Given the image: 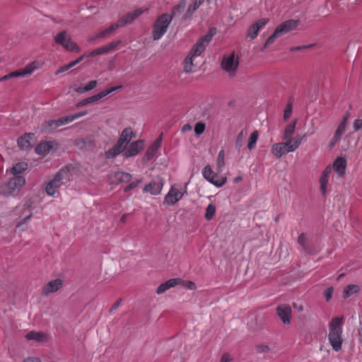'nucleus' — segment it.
<instances>
[{
  "mask_svg": "<svg viewBox=\"0 0 362 362\" xmlns=\"http://www.w3.org/2000/svg\"><path fill=\"white\" fill-rule=\"evenodd\" d=\"M146 9V8H137L132 12L128 13L126 16L120 18V21L124 26L125 25L132 23L136 18H138L141 13H143Z\"/></svg>",
  "mask_w": 362,
  "mask_h": 362,
  "instance_id": "nucleus-18",
  "label": "nucleus"
},
{
  "mask_svg": "<svg viewBox=\"0 0 362 362\" xmlns=\"http://www.w3.org/2000/svg\"><path fill=\"white\" fill-rule=\"evenodd\" d=\"M121 86H117V87H112L110 89H107V90H105L100 93H99L100 95H101V98H103V97L107 95L108 94L112 93L113 91L120 88Z\"/></svg>",
  "mask_w": 362,
  "mask_h": 362,
  "instance_id": "nucleus-47",
  "label": "nucleus"
},
{
  "mask_svg": "<svg viewBox=\"0 0 362 362\" xmlns=\"http://www.w3.org/2000/svg\"><path fill=\"white\" fill-rule=\"evenodd\" d=\"M192 127L189 124H185L182 128V132H187V131H189L191 130Z\"/></svg>",
  "mask_w": 362,
  "mask_h": 362,
  "instance_id": "nucleus-64",
  "label": "nucleus"
},
{
  "mask_svg": "<svg viewBox=\"0 0 362 362\" xmlns=\"http://www.w3.org/2000/svg\"><path fill=\"white\" fill-rule=\"evenodd\" d=\"M119 43H120V41L112 42L105 46L98 47V48L93 50L87 55V57H94L96 55H101V54L108 53V52L112 51L113 49H115Z\"/></svg>",
  "mask_w": 362,
  "mask_h": 362,
  "instance_id": "nucleus-16",
  "label": "nucleus"
},
{
  "mask_svg": "<svg viewBox=\"0 0 362 362\" xmlns=\"http://www.w3.org/2000/svg\"><path fill=\"white\" fill-rule=\"evenodd\" d=\"M358 337L359 343L362 344V327L358 330Z\"/></svg>",
  "mask_w": 362,
  "mask_h": 362,
  "instance_id": "nucleus-63",
  "label": "nucleus"
},
{
  "mask_svg": "<svg viewBox=\"0 0 362 362\" xmlns=\"http://www.w3.org/2000/svg\"><path fill=\"white\" fill-rule=\"evenodd\" d=\"M269 21V18H262L251 25L247 31V36L250 39H255L259 33V30L262 28Z\"/></svg>",
  "mask_w": 362,
  "mask_h": 362,
  "instance_id": "nucleus-12",
  "label": "nucleus"
},
{
  "mask_svg": "<svg viewBox=\"0 0 362 362\" xmlns=\"http://www.w3.org/2000/svg\"><path fill=\"white\" fill-rule=\"evenodd\" d=\"M305 136V135L303 137L296 138L295 141H285L284 142L274 144L272 146L271 152L277 158H280L284 155L296 150Z\"/></svg>",
  "mask_w": 362,
  "mask_h": 362,
  "instance_id": "nucleus-3",
  "label": "nucleus"
},
{
  "mask_svg": "<svg viewBox=\"0 0 362 362\" xmlns=\"http://www.w3.org/2000/svg\"><path fill=\"white\" fill-rule=\"evenodd\" d=\"M54 144L55 142L51 141L41 142L35 147V151L38 155H47L53 148Z\"/></svg>",
  "mask_w": 362,
  "mask_h": 362,
  "instance_id": "nucleus-20",
  "label": "nucleus"
},
{
  "mask_svg": "<svg viewBox=\"0 0 362 362\" xmlns=\"http://www.w3.org/2000/svg\"><path fill=\"white\" fill-rule=\"evenodd\" d=\"M203 177L217 187H222L227 181L226 177H219L215 173L209 165L205 166L202 170Z\"/></svg>",
  "mask_w": 362,
  "mask_h": 362,
  "instance_id": "nucleus-9",
  "label": "nucleus"
},
{
  "mask_svg": "<svg viewBox=\"0 0 362 362\" xmlns=\"http://www.w3.org/2000/svg\"><path fill=\"white\" fill-rule=\"evenodd\" d=\"M132 178L130 173H124L122 171H117L111 174L110 179L112 182L120 183V182H128Z\"/></svg>",
  "mask_w": 362,
  "mask_h": 362,
  "instance_id": "nucleus-19",
  "label": "nucleus"
},
{
  "mask_svg": "<svg viewBox=\"0 0 362 362\" xmlns=\"http://www.w3.org/2000/svg\"><path fill=\"white\" fill-rule=\"evenodd\" d=\"M71 175L68 168L61 169L54 177L47 183L46 192L49 195H54L57 189L62 185H65L70 180Z\"/></svg>",
  "mask_w": 362,
  "mask_h": 362,
  "instance_id": "nucleus-4",
  "label": "nucleus"
},
{
  "mask_svg": "<svg viewBox=\"0 0 362 362\" xmlns=\"http://www.w3.org/2000/svg\"><path fill=\"white\" fill-rule=\"evenodd\" d=\"M124 152V147L118 142L105 153V157L107 159L114 158L122 152Z\"/></svg>",
  "mask_w": 362,
  "mask_h": 362,
  "instance_id": "nucleus-28",
  "label": "nucleus"
},
{
  "mask_svg": "<svg viewBox=\"0 0 362 362\" xmlns=\"http://www.w3.org/2000/svg\"><path fill=\"white\" fill-rule=\"evenodd\" d=\"M100 99H101V95H100V94L98 93L95 95L87 98L81 100V102L78 103L76 104V107H81L85 106L88 104L96 102Z\"/></svg>",
  "mask_w": 362,
  "mask_h": 362,
  "instance_id": "nucleus-34",
  "label": "nucleus"
},
{
  "mask_svg": "<svg viewBox=\"0 0 362 362\" xmlns=\"http://www.w3.org/2000/svg\"><path fill=\"white\" fill-rule=\"evenodd\" d=\"M97 86V81H90L87 86H85V90H87V91H89L94 88H95Z\"/></svg>",
  "mask_w": 362,
  "mask_h": 362,
  "instance_id": "nucleus-52",
  "label": "nucleus"
},
{
  "mask_svg": "<svg viewBox=\"0 0 362 362\" xmlns=\"http://www.w3.org/2000/svg\"><path fill=\"white\" fill-rule=\"evenodd\" d=\"M341 325L342 318L337 317L332 320L329 326L328 339L332 349L336 351L341 350L343 342Z\"/></svg>",
  "mask_w": 362,
  "mask_h": 362,
  "instance_id": "nucleus-2",
  "label": "nucleus"
},
{
  "mask_svg": "<svg viewBox=\"0 0 362 362\" xmlns=\"http://www.w3.org/2000/svg\"><path fill=\"white\" fill-rule=\"evenodd\" d=\"M28 168V163L25 162H21L16 163L11 168V173L15 176H19L18 175L23 173Z\"/></svg>",
  "mask_w": 362,
  "mask_h": 362,
  "instance_id": "nucleus-32",
  "label": "nucleus"
},
{
  "mask_svg": "<svg viewBox=\"0 0 362 362\" xmlns=\"http://www.w3.org/2000/svg\"><path fill=\"white\" fill-rule=\"evenodd\" d=\"M333 291H334V289L332 287H329L325 290L324 296H325L327 301H329L331 299Z\"/></svg>",
  "mask_w": 362,
  "mask_h": 362,
  "instance_id": "nucleus-48",
  "label": "nucleus"
},
{
  "mask_svg": "<svg viewBox=\"0 0 362 362\" xmlns=\"http://www.w3.org/2000/svg\"><path fill=\"white\" fill-rule=\"evenodd\" d=\"M231 361V356L228 354H224L222 356L220 362H230Z\"/></svg>",
  "mask_w": 362,
  "mask_h": 362,
  "instance_id": "nucleus-56",
  "label": "nucleus"
},
{
  "mask_svg": "<svg viewBox=\"0 0 362 362\" xmlns=\"http://www.w3.org/2000/svg\"><path fill=\"white\" fill-rule=\"evenodd\" d=\"M171 18L169 14H162L156 21L153 30V38L154 40H158L166 33L168 28Z\"/></svg>",
  "mask_w": 362,
  "mask_h": 362,
  "instance_id": "nucleus-7",
  "label": "nucleus"
},
{
  "mask_svg": "<svg viewBox=\"0 0 362 362\" xmlns=\"http://www.w3.org/2000/svg\"><path fill=\"white\" fill-rule=\"evenodd\" d=\"M259 132L258 131H254L249 138L248 144H247V148L250 151H252L255 148L257 141L258 139Z\"/></svg>",
  "mask_w": 362,
  "mask_h": 362,
  "instance_id": "nucleus-36",
  "label": "nucleus"
},
{
  "mask_svg": "<svg viewBox=\"0 0 362 362\" xmlns=\"http://www.w3.org/2000/svg\"><path fill=\"white\" fill-rule=\"evenodd\" d=\"M121 299L117 300L111 307L109 312L112 313L115 310L117 309V308L120 305Z\"/></svg>",
  "mask_w": 362,
  "mask_h": 362,
  "instance_id": "nucleus-58",
  "label": "nucleus"
},
{
  "mask_svg": "<svg viewBox=\"0 0 362 362\" xmlns=\"http://www.w3.org/2000/svg\"><path fill=\"white\" fill-rule=\"evenodd\" d=\"M34 136L32 133H26L18 139V145L21 149L28 151L31 148L30 139Z\"/></svg>",
  "mask_w": 362,
  "mask_h": 362,
  "instance_id": "nucleus-21",
  "label": "nucleus"
},
{
  "mask_svg": "<svg viewBox=\"0 0 362 362\" xmlns=\"http://www.w3.org/2000/svg\"><path fill=\"white\" fill-rule=\"evenodd\" d=\"M298 243L305 251L308 250L307 238L304 234H300L298 236Z\"/></svg>",
  "mask_w": 362,
  "mask_h": 362,
  "instance_id": "nucleus-43",
  "label": "nucleus"
},
{
  "mask_svg": "<svg viewBox=\"0 0 362 362\" xmlns=\"http://www.w3.org/2000/svg\"><path fill=\"white\" fill-rule=\"evenodd\" d=\"M296 122L288 124L284 130V141H295V139H292V136L295 132Z\"/></svg>",
  "mask_w": 362,
  "mask_h": 362,
  "instance_id": "nucleus-31",
  "label": "nucleus"
},
{
  "mask_svg": "<svg viewBox=\"0 0 362 362\" xmlns=\"http://www.w3.org/2000/svg\"><path fill=\"white\" fill-rule=\"evenodd\" d=\"M332 173V168L330 166H327L325 170L322 172V175L320 178V190L322 194L326 193L327 185L328 183L329 175Z\"/></svg>",
  "mask_w": 362,
  "mask_h": 362,
  "instance_id": "nucleus-24",
  "label": "nucleus"
},
{
  "mask_svg": "<svg viewBox=\"0 0 362 362\" xmlns=\"http://www.w3.org/2000/svg\"><path fill=\"white\" fill-rule=\"evenodd\" d=\"M168 290V288H166V286H165V284L163 283L161 284L156 289V293L158 294H162L165 291H166Z\"/></svg>",
  "mask_w": 362,
  "mask_h": 362,
  "instance_id": "nucleus-55",
  "label": "nucleus"
},
{
  "mask_svg": "<svg viewBox=\"0 0 362 362\" xmlns=\"http://www.w3.org/2000/svg\"><path fill=\"white\" fill-rule=\"evenodd\" d=\"M354 129L355 131H358L362 129L361 119H357L354 122Z\"/></svg>",
  "mask_w": 362,
  "mask_h": 362,
  "instance_id": "nucleus-51",
  "label": "nucleus"
},
{
  "mask_svg": "<svg viewBox=\"0 0 362 362\" xmlns=\"http://www.w3.org/2000/svg\"><path fill=\"white\" fill-rule=\"evenodd\" d=\"M144 148V141L137 140L131 143L127 148L124 147V156L126 158L135 156Z\"/></svg>",
  "mask_w": 362,
  "mask_h": 362,
  "instance_id": "nucleus-11",
  "label": "nucleus"
},
{
  "mask_svg": "<svg viewBox=\"0 0 362 362\" xmlns=\"http://www.w3.org/2000/svg\"><path fill=\"white\" fill-rule=\"evenodd\" d=\"M346 125L344 123H341L334 134V139L339 140L341 137L342 134L345 131Z\"/></svg>",
  "mask_w": 362,
  "mask_h": 362,
  "instance_id": "nucleus-41",
  "label": "nucleus"
},
{
  "mask_svg": "<svg viewBox=\"0 0 362 362\" xmlns=\"http://www.w3.org/2000/svg\"><path fill=\"white\" fill-rule=\"evenodd\" d=\"M134 137H136V134L132 131V128L127 127L123 129L117 142L124 146L125 143H129L132 139Z\"/></svg>",
  "mask_w": 362,
  "mask_h": 362,
  "instance_id": "nucleus-22",
  "label": "nucleus"
},
{
  "mask_svg": "<svg viewBox=\"0 0 362 362\" xmlns=\"http://www.w3.org/2000/svg\"><path fill=\"white\" fill-rule=\"evenodd\" d=\"M57 120L59 124V126L69 124L74 120V115L62 117Z\"/></svg>",
  "mask_w": 362,
  "mask_h": 362,
  "instance_id": "nucleus-44",
  "label": "nucleus"
},
{
  "mask_svg": "<svg viewBox=\"0 0 362 362\" xmlns=\"http://www.w3.org/2000/svg\"><path fill=\"white\" fill-rule=\"evenodd\" d=\"M163 187V182L162 180L153 181L149 184L145 185L143 191L144 192H149L152 195L159 194Z\"/></svg>",
  "mask_w": 362,
  "mask_h": 362,
  "instance_id": "nucleus-17",
  "label": "nucleus"
},
{
  "mask_svg": "<svg viewBox=\"0 0 362 362\" xmlns=\"http://www.w3.org/2000/svg\"><path fill=\"white\" fill-rule=\"evenodd\" d=\"M346 167V160L344 158H337L333 164L334 170L339 175H343Z\"/></svg>",
  "mask_w": 362,
  "mask_h": 362,
  "instance_id": "nucleus-27",
  "label": "nucleus"
},
{
  "mask_svg": "<svg viewBox=\"0 0 362 362\" xmlns=\"http://www.w3.org/2000/svg\"><path fill=\"white\" fill-rule=\"evenodd\" d=\"M38 68L39 63L37 62H33L28 64L24 69H21L22 76L30 75L35 70L37 69Z\"/></svg>",
  "mask_w": 362,
  "mask_h": 362,
  "instance_id": "nucleus-33",
  "label": "nucleus"
},
{
  "mask_svg": "<svg viewBox=\"0 0 362 362\" xmlns=\"http://www.w3.org/2000/svg\"><path fill=\"white\" fill-rule=\"evenodd\" d=\"M141 180H137L134 182H132V183H130L129 185H127L125 187L124 191L128 192V191L136 187L141 183Z\"/></svg>",
  "mask_w": 362,
  "mask_h": 362,
  "instance_id": "nucleus-49",
  "label": "nucleus"
},
{
  "mask_svg": "<svg viewBox=\"0 0 362 362\" xmlns=\"http://www.w3.org/2000/svg\"><path fill=\"white\" fill-rule=\"evenodd\" d=\"M361 290L360 286L357 284H349L343 291V298H348L352 295L358 293Z\"/></svg>",
  "mask_w": 362,
  "mask_h": 362,
  "instance_id": "nucleus-30",
  "label": "nucleus"
},
{
  "mask_svg": "<svg viewBox=\"0 0 362 362\" xmlns=\"http://www.w3.org/2000/svg\"><path fill=\"white\" fill-rule=\"evenodd\" d=\"M187 0H180L179 3L173 8L171 14L169 15V16L171 18V20L173 18L180 16L185 10Z\"/></svg>",
  "mask_w": 362,
  "mask_h": 362,
  "instance_id": "nucleus-29",
  "label": "nucleus"
},
{
  "mask_svg": "<svg viewBox=\"0 0 362 362\" xmlns=\"http://www.w3.org/2000/svg\"><path fill=\"white\" fill-rule=\"evenodd\" d=\"M54 41L68 51L79 52L80 47L72 41L71 36L66 31L63 30L54 36Z\"/></svg>",
  "mask_w": 362,
  "mask_h": 362,
  "instance_id": "nucleus-8",
  "label": "nucleus"
},
{
  "mask_svg": "<svg viewBox=\"0 0 362 362\" xmlns=\"http://www.w3.org/2000/svg\"><path fill=\"white\" fill-rule=\"evenodd\" d=\"M239 66V59L235 57V53L232 52L223 57L221 67L225 71L229 77H234L236 74Z\"/></svg>",
  "mask_w": 362,
  "mask_h": 362,
  "instance_id": "nucleus-6",
  "label": "nucleus"
},
{
  "mask_svg": "<svg viewBox=\"0 0 362 362\" xmlns=\"http://www.w3.org/2000/svg\"><path fill=\"white\" fill-rule=\"evenodd\" d=\"M205 129V124L202 122H198L194 127V132L197 135H200Z\"/></svg>",
  "mask_w": 362,
  "mask_h": 362,
  "instance_id": "nucleus-46",
  "label": "nucleus"
},
{
  "mask_svg": "<svg viewBox=\"0 0 362 362\" xmlns=\"http://www.w3.org/2000/svg\"><path fill=\"white\" fill-rule=\"evenodd\" d=\"M87 111H83V112H78V113H76V114H74V119H76L82 116H84L87 114Z\"/></svg>",
  "mask_w": 362,
  "mask_h": 362,
  "instance_id": "nucleus-62",
  "label": "nucleus"
},
{
  "mask_svg": "<svg viewBox=\"0 0 362 362\" xmlns=\"http://www.w3.org/2000/svg\"><path fill=\"white\" fill-rule=\"evenodd\" d=\"M216 213V206L213 204H210L206 209V213L204 215L205 218L207 221L211 220Z\"/></svg>",
  "mask_w": 362,
  "mask_h": 362,
  "instance_id": "nucleus-37",
  "label": "nucleus"
},
{
  "mask_svg": "<svg viewBox=\"0 0 362 362\" xmlns=\"http://www.w3.org/2000/svg\"><path fill=\"white\" fill-rule=\"evenodd\" d=\"M162 136L161 134L159 137L151 144V146L148 148L147 151L145 154V158L147 160H150L152 159V158L154 156L156 153L157 152L158 149L160 148L161 145V141H162Z\"/></svg>",
  "mask_w": 362,
  "mask_h": 362,
  "instance_id": "nucleus-23",
  "label": "nucleus"
},
{
  "mask_svg": "<svg viewBox=\"0 0 362 362\" xmlns=\"http://www.w3.org/2000/svg\"><path fill=\"white\" fill-rule=\"evenodd\" d=\"M63 281L60 279L49 281L42 288V294L48 296L51 293H54L62 287Z\"/></svg>",
  "mask_w": 362,
  "mask_h": 362,
  "instance_id": "nucleus-13",
  "label": "nucleus"
},
{
  "mask_svg": "<svg viewBox=\"0 0 362 362\" xmlns=\"http://www.w3.org/2000/svg\"><path fill=\"white\" fill-rule=\"evenodd\" d=\"M25 184V178L23 176H15L10 179L6 184L1 188V194L9 197L16 194Z\"/></svg>",
  "mask_w": 362,
  "mask_h": 362,
  "instance_id": "nucleus-5",
  "label": "nucleus"
},
{
  "mask_svg": "<svg viewBox=\"0 0 362 362\" xmlns=\"http://www.w3.org/2000/svg\"><path fill=\"white\" fill-rule=\"evenodd\" d=\"M279 32H280V31L279 30H276L275 29L274 33L271 36H269L268 37V39L266 40V42H265V43L264 45V48L271 45L274 42L275 39L280 36L279 34Z\"/></svg>",
  "mask_w": 362,
  "mask_h": 362,
  "instance_id": "nucleus-40",
  "label": "nucleus"
},
{
  "mask_svg": "<svg viewBox=\"0 0 362 362\" xmlns=\"http://www.w3.org/2000/svg\"><path fill=\"white\" fill-rule=\"evenodd\" d=\"M202 4V2H199V1L195 0L192 4L189 6L187 11V15L191 16Z\"/></svg>",
  "mask_w": 362,
  "mask_h": 362,
  "instance_id": "nucleus-39",
  "label": "nucleus"
},
{
  "mask_svg": "<svg viewBox=\"0 0 362 362\" xmlns=\"http://www.w3.org/2000/svg\"><path fill=\"white\" fill-rule=\"evenodd\" d=\"M276 313L284 324L290 322L291 308L287 305H281L276 308Z\"/></svg>",
  "mask_w": 362,
  "mask_h": 362,
  "instance_id": "nucleus-15",
  "label": "nucleus"
},
{
  "mask_svg": "<svg viewBox=\"0 0 362 362\" xmlns=\"http://www.w3.org/2000/svg\"><path fill=\"white\" fill-rule=\"evenodd\" d=\"M225 153L223 150H221L218 152V156H217V160H216V165H217V172L221 173L223 171V169L225 166Z\"/></svg>",
  "mask_w": 362,
  "mask_h": 362,
  "instance_id": "nucleus-35",
  "label": "nucleus"
},
{
  "mask_svg": "<svg viewBox=\"0 0 362 362\" xmlns=\"http://www.w3.org/2000/svg\"><path fill=\"white\" fill-rule=\"evenodd\" d=\"M299 25L298 21L295 20H288L282 23H281L279 26L276 27V30H279V35H284L290 31L295 30L298 25Z\"/></svg>",
  "mask_w": 362,
  "mask_h": 362,
  "instance_id": "nucleus-14",
  "label": "nucleus"
},
{
  "mask_svg": "<svg viewBox=\"0 0 362 362\" xmlns=\"http://www.w3.org/2000/svg\"><path fill=\"white\" fill-rule=\"evenodd\" d=\"M184 192H182L176 186H173L165 196L163 204L168 206L174 205L182 198Z\"/></svg>",
  "mask_w": 362,
  "mask_h": 362,
  "instance_id": "nucleus-10",
  "label": "nucleus"
},
{
  "mask_svg": "<svg viewBox=\"0 0 362 362\" xmlns=\"http://www.w3.org/2000/svg\"><path fill=\"white\" fill-rule=\"evenodd\" d=\"M246 136V132L242 130L239 132L235 140V145L238 148H240L244 143L245 138Z\"/></svg>",
  "mask_w": 362,
  "mask_h": 362,
  "instance_id": "nucleus-38",
  "label": "nucleus"
},
{
  "mask_svg": "<svg viewBox=\"0 0 362 362\" xmlns=\"http://www.w3.org/2000/svg\"><path fill=\"white\" fill-rule=\"evenodd\" d=\"M256 349L258 352H267L269 350V348L267 345H258L256 346Z\"/></svg>",
  "mask_w": 362,
  "mask_h": 362,
  "instance_id": "nucleus-53",
  "label": "nucleus"
},
{
  "mask_svg": "<svg viewBox=\"0 0 362 362\" xmlns=\"http://www.w3.org/2000/svg\"><path fill=\"white\" fill-rule=\"evenodd\" d=\"M216 33V30L215 28H211L209 32L206 35L200 37L197 43L193 46L189 55L185 59L183 62V70L185 73L192 72V68L195 58L199 56L205 50L206 46L211 40Z\"/></svg>",
  "mask_w": 362,
  "mask_h": 362,
  "instance_id": "nucleus-1",
  "label": "nucleus"
},
{
  "mask_svg": "<svg viewBox=\"0 0 362 362\" xmlns=\"http://www.w3.org/2000/svg\"><path fill=\"white\" fill-rule=\"evenodd\" d=\"M9 76L11 78H14V77L22 76V73H21V70H18V71L10 73Z\"/></svg>",
  "mask_w": 362,
  "mask_h": 362,
  "instance_id": "nucleus-60",
  "label": "nucleus"
},
{
  "mask_svg": "<svg viewBox=\"0 0 362 362\" xmlns=\"http://www.w3.org/2000/svg\"><path fill=\"white\" fill-rule=\"evenodd\" d=\"M291 113H292V107H291V105L289 104L286 107V109L284 110V119H288L291 117Z\"/></svg>",
  "mask_w": 362,
  "mask_h": 362,
  "instance_id": "nucleus-50",
  "label": "nucleus"
},
{
  "mask_svg": "<svg viewBox=\"0 0 362 362\" xmlns=\"http://www.w3.org/2000/svg\"><path fill=\"white\" fill-rule=\"evenodd\" d=\"M23 362H42L39 358L37 357H28Z\"/></svg>",
  "mask_w": 362,
  "mask_h": 362,
  "instance_id": "nucleus-59",
  "label": "nucleus"
},
{
  "mask_svg": "<svg viewBox=\"0 0 362 362\" xmlns=\"http://www.w3.org/2000/svg\"><path fill=\"white\" fill-rule=\"evenodd\" d=\"M108 35H110V34L108 33L107 30L105 29L103 31L98 33L95 36L90 37L88 40V41L90 42H94L95 40H96L98 39L105 37Z\"/></svg>",
  "mask_w": 362,
  "mask_h": 362,
  "instance_id": "nucleus-42",
  "label": "nucleus"
},
{
  "mask_svg": "<svg viewBox=\"0 0 362 362\" xmlns=\"http://www.w3.org/2000/svg\"><path fill=\"white\" fill-rule=\"evenodd\" d=\"M185 286L187 288H188L189 289H191V290H194L196 288V285L194 282L192 281H187L186 284H185Z\"/></svg>",
  "mask_w": 362,
  "mask_h": 362,
  "instance_id": "nucleus-61",
  "label": "nucleus"
},
{
  "mask_svg": "<svg viewBox=\"0 0 362 362\" xmlns=\"http://www.w3.org/2000/svg\"><path fill=\"white\" fill-rule=\"evenodd\" d=\"M25 338L28 340H33L37 342H43L47 340V335L42 332L31 331L26 334Z\"/></svg>",
  "mask_w": 362,
  "mask_h": 362,
  "instance_id": "nucleus-26",
  "label": "nucleus"
},
{
  "mask_svg": "<svg viewBox=\"0 0 362 362\" xmlns=\"http://www.w3.org/2000/svg\"><path fill=\"white\" fill-rule=\"evenodd\" d=\"M59 127L57 119H51L44 122L40 127V129L43 133H50Z\"/></svg>",
  "mask_w": 362,
  "mask_h": 362,
  "instance_id": "nucleus-25",
  "label": "nucleus"
},
{
  "mask_svg": "<svg viewBox=\"0 0 362 362\" xmlns=\"http://www.w3.org/2000/svg\"><path fill=\"white\" fill-rule=\"evenodd\" d=\"M119 27H123V25H122L120 19H119L117 23L112 24L109 28H107L106 29L107 30L108 33L111 34L112 32H114L115 30H117Z\"/></svg>",
  "mask_w": 362,
  "mask_h": 362,
  "instance_id": "nucleus-45",
  "label": "nucleus"
},
{
  "mask_svg": "<svg viewBox=\"0 0 362 362\" xmlns=\"http://www.w3.org/2000/svg\"><path fill=\"white\" fill-rule=\"evenodd\" d=\"M70 68V66H69V64H66V65H64V66H62V67H60L57 71H56V74H59L60 73H62V72H64V71H68Z\"/></svg>",
  "mask_w": 362,
  "mask_h": 362,
  "instance_id": "nucleus-57",
  "label": "nucleus"
},
{
  "mask_svg": "<svg viewBox=\"0 0 362 362\" xmlns=\"http://www.w3.org/2000/svg\"><path fill=\"white\" fill-rule=\"evenodd\" d=\"M167 281L168 282V284H170V286L174 287L175 286L180 284L182 281V280L181 279H171Z\"/></svg>",
  "mask_w": 362,
  "mask_h": 362,
  "instance_id": "nucleus-54",
  "label": "nucleus"
}]
</instances>
